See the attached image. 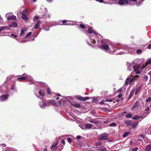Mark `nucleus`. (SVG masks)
<instances>
[{
	"label": "nucleus",
	"mask_w": 151,
	"mask_h": 151,
	"mask_svg": "<svg viewBox=\"0 0 151 151\" xmlns=\"http://www.w3.org/2000/svg\"><path fill=\"white\" fill-rule=\"evenodd\" d=\"M101 43L102 45H101V48L105 51V52L111 54L114 53L116 50H119L120 48L118 47L116 45L111 44H110V47L107 45L105 44L104 42L101 40Z\"/></svg>",
	"instance_id": "f257e3e1"
},
{
	"label": "nucleus",
	"mask_w": 151,
	"mask_h": 151,
	"mask_svg": "<svg viewBox=\"0 0 151 151\" xmlns=\"http://www.w3.org/2000/svg\"><path fill=\"white\" fill-rule=\"evenodd\" d=\"M139 101L137 100L134 104L133 106V108H135L136 107H139Z\"/></svg>",
	"instance_id": "4be33fe9"
},
{
	"label": "nucleus",
	"mask_w": 151,
	"mask_h": 151,
	"mask_svg": "<svg viewBox=\"0 0 151 151\" xmlns=\"http://www.w3.org/2000/svg\"><path fill=\"white\" fill-rule=\"evenodd\" d=\"M48 102L49 103V104L50 103L52 104V105L54 106H56L57 104H56V103L55 100H51L49 101H48Z\"/></svg>",
	"instance_id": "b1692460"
},
{
	"label": "nucleus",
	"mask_w": 151,
	"mask_h": 151,
	"mask_svg": "<svg viewBox=\"0 0 151 151\" xmlns=\"http://www.w3.org/2000/svg\"><path fill=\"white\" fill-rule=\"evenodd\" d=\"M130 122H126V124L127 125H129L130 124Z\"/></svg>",
	"instance_id": "0e129e2a"
},
{
	"label": "nucleus",
	"mask_w": 151,
	"mask_h": 151,
	"mask_svg": "<svg viewBox=\"0 0 151 151\" xmlns=\"http://www.w3.org/2000/svg\"><path fill=\"white\" fill-rule=\"evenodd\" d=\"M104 100H103V101H102L100 102V105H103L104 104V105H105L106 104L104 103Z\"/></svg>",
	"instance_id": "4d7b16f0"
},
{
	"label": "nucleus",
	"mask_w": 151,
	"mask_h": 151,
	"mask_svg": "<svg viewBox=\"0 0 151 151\" xmlns=\"http://www.w3.org/2000/svg\"><path fill=\"white\" fill-rule=\"evenodd\" d=\"M151 64V58L149 59L146 62L145 64V66H143V67L145 68L146 66L148 65Z\"/></svg>",
	"instance_id": "bb28decb"
},
{
	"label": "nucleus",
	"mask_w": 151,
	"mask_h": 151,
	"mask_svg": "<svg viewBox=\"0 0 151 151\" xmlns=\"http://www.w3.org/2000/svg\"><path fill=\"white\" fill-rule=\"evenodd\" d=\"M139 78V76H135L133 77V78L134 79V80H136L137 79V78Z\"/></svg>",
	"instance_id": "13d9d810"
},
{
	"label": "nucleus",
	"mask_w": 151,
	"mask_h": 151,
	"mask_svg": "<svg viewBox=\"0 0 151 151\" xmlns=\"http://www.w3.org/2000/svg\"><path fill=\"white\" fill-rule=\"evenodd\" d=\"M129 134V132H125L123 135V137L124 138L127 137Z\"/></svg>",
	"instance_id": "f704fd0d"
},
{
	"label": "nucleus",
	"mask_w": 151,
	"mask_h": 151,
	"mask_svg": "<svg viewBox=\"0 0 151 151\" xmlns=\"http://www.w3.org/2000/svg\"><path fill=\"white\" fill-rule=\"evenodd\" d=\"M140 87L137 88L136 90V91L135 92V94L136 95L137 94L138 92L140 91Z\"/></svg>",
	"instance_id": "473e14b6"
},
{
	"label": "nucleus",
	"mask_w": 151,
	"mask_h": 151,
	"mask_svg": "<svg viewBox=\"0 0 151 151\" xmlns=\"http://www.w3.org/2000/svg\"><path fill=\"white\" fill-rule=\"evenodd\" d=\"M58 141H56L55 142H53V144L50 147V149L52 151L53 150H55L57 149L56 145L58 144Z\"/></svg>",
	"instance_id": "4468645a"
},
{
	"label": "nucleus",
	"mask_w": 151,
	"mask_h": 151,
	"mask_svg": "<svg viewBox=\"0 0 151 151\" xmlns=\"http://www.w3.org/2000/svg\"><path fill=\"white\" fill-rule=\"evenodd\" d=\"M93 126V124L91 123H87L85 125V128L86 130L87 129H90Z\"/></svg>",
	"instance_id": "a211bd4d"
},
{
	"label": "nucleus",
	"mask_w": 151,
	"mask_h": 151,
	"mask_svg": "<svg viewBox=\"0 0 151 151\" xmlns=\"http://www.w3.org/2000/svg\"><path fill=\"white\" fill-rule=\"evenodd\" d=\"M45 16L46 17H47L48 18H49L50 17V14H48V13L45 14Z\"/></svg>",
	"instance_id": "6e6d98bb"
},
{
	"label": "nucleus",
	"mask_w": 151,
	"mask_h": 151,
	"mask_svg": "<svg viewBox=\"0 0 151 151\" xmlns=\"http://www.w3.org/2000/svg\"><path fill=\"white\" fill-rule=\"evenodd\" d=\"M80 26L82 28H85V26L84 24H80Z\"/></svg>",
	"instance_id": "5fc2aeb1"
},
{
	"label": "nucleus",
	"mask_w": 151,
	"mask_h": 151,
	"mask_svg": "<svg viewBox=\"0 0 151 151\" xmlns=\"http://www.w3.org/2000/svg\"><path fill=\"white\" fill-rule=\"evenodd\" d=\"M132 114L131 113L127 114L126 115V117L127 118H130L132 117Z\"/></svg>",
	"instance_id": "72a5a7b5"
},
{
	"label": "nucleus",
	"mask_w": 151,
	"mask_h": 151,
	"mask_svg": "<svg viewBox=\"0 0 151 151\" xmlns=\"http://www.w3.org/2000/svg\"><path fill=\"white\" fill-rule=\"evenodd\" d=\"M88 33L90 34L88 35L89 38L91 40L92 43H95L96 42V40L95 39V36L97 35V32L93 30L90 27H89L88 29Z\"/></svg>",
	"instance_id": "f03ea898"
},
{
	"label": "nucleus",
	"mask_w": 151,
	"mask_h": 151,
	"mask_svg": "<svg viewBox=\"0 0 151 151\" xmlns=\"http://www.w3.org/2000/svg\"><path fill=\"white\" fill-rule=\"evenodd\" d=\"M130 78L128 77L126 80L125 81V85H127L128 84H130Z\"/></svg>",
	"instance_id": "a878e982"
},
{
	"label": "nucleus",
	"mask_w": 151,
	"mask_h": 151,
	"mask_svg": "<svg viewBox=\"0 0 151 151\" xmlns=\"http://www.w3.org/2000/svg\"><path fill=\"white\" fill-rule=\"evenodd\" d=\"M26 28L24 27L23 28H22V29L21 30V32L20 33L19 35V36L22 38H24V35H25V33L24 32L26 30Z\"/></svg>",
	"instance_id": "ddd939ff"
},
{
	"label": "nucleus",
	"mask_w": 151,
	"mask_h": 151,
	"mask_svg": "<svg viewBox=\"0 0 151 151\" xmlns=\"http://www.w3.org/2000/svg\"><path fill=\"white\" fill-rule=\"evenodd\" d=\"M95 37H97L98 38V39L97 40V42H99L102 39V36L100 34H98L97 33L96 35L95 36Z\"/></svg>",
	"instance_id": "412c9836"
},
{
	"label": "nucleus",
	"mask_w": 151,
	"mask_h": 151,
	"mask_svg": "<svg viewBox=\"0 0 151 151\" xmlns=\"http://www.w3.org/2000/svg\"><path fill=\"white\" fill-rule=\"evenodd\" d=\"M39 106L41 108L45 109L46 107H48L50 106V104L48 102H45L43 101L41 103H40Z\"/></svg>",
	"instance_id": "1a4fd4ad"
},
{
	"label": "nucleus",
	"mask_w": 151,
	"mask_h": 151,
	"mask_svg": "<svg viewBox=\"0 0 151 151\" xmlns=\"http://www.w3.org/2000/svg\"><path fill=\"white\" fill-rule=\"evenodd\" d=\"M138 150L137 147L133 148L132 149V150L133 151H137Z\"/></svg>",
	"instance_id": "603ef678"
},
{
	"label": "nucleus",
	"mask_w": 151,
	"mask_h": 151,
	"mask_svg": "<svg viewBox=\"0 0 151 151\" xmlns=\"http://www.w3.org/2000/svg\"><path fill=\"white\" fill-rule=\"evenodd\" d=\"M140 117L138 115H135L132 118V119L134 120H137L139 118H140Z\"/></svg>",
	"instance_id": "2f4dec72"
},
{
	"label": "nucleus",
	"mask_w": 151,
	"mask_h": 151,
	"mask_svg": "<svg viewBox=\"0 0 151 151\" xmlns=\"http://www.w3.org/2000/svg\"><path fill=\"white\" fill-rule=\"evenodd\" d=\"M99 150L100 151H108L106 149V147L104 146L101 147Z\"/></svg>",
	"instance_id": "c85d7f7f"
},
{
	"label": "nucleus",
	"mask_w": 151,
	"mask_h": 151,
	"mask_svg": "<svg viewBox=\"0 0 151 151\" xmlns=\"http://www.w3.org/2000/svg\"><path fill=\"white\" fill-rule=\"evenodd\" d=\"M107 140H108V134L106 133H104L101 135L99 139V141Z\"/></svg>",
	"instance_id": "9d476101"
},
{
	"label": "nucleus",
	"mask_w": 151,
	"mask_h": 151,
	"mask_svg": "<svg viewBox=\"0 0 151 151\" xmlns=\"http://www.w3.org/2000/svg\"><path fill=\"white\" fill-rule=\"evenodd\" d=\"M134 80V79L133 78V77L132 79H130V83H131V82L133 81Z\"/></svg>",
	"instance_id": "e2e57ef3"
},
{
	"label": "nucleus",
	"mask_w": 151,
	"mask_h": 151,
	"mask_svg": "<svg viewBox=\"0 0 151 151\" xmlns=\"http://www.w3.org/2000/svg\"><path fill=\"white\" fill-rule=\"evenodd\" d=\"M88 122L95 124L96 125H98L99 123V121L95 119H89L88 120Z\"/></svg>",
	"instance_id": "2eb2a0df"
},
{
	"label": "nucleus",
	"mask_w": 151,
	"mask_h": 151,
	"mask_svg": "<svg viewBox=\"0 0 151 151\" xmlns=\"http://www.w3.org/2000/svg\"><path fill=\"white\" fill-rule=\"evenodd\" d=\"M138 122H136L133 123L132 125V128L133 129H134L138 125Z\"/></svg>",
	"instance_id": "c756f323"
},
{
	"label": "nucleus",
	"mask_w": 151,
	"mask_h": 151,
	"mask_svg": "<svg viewBox=\"0 0 151 151\" xmlns=\"http://www.w3.org/2000/svg\"><path fill=\"white\" fill-rule=\"evenodd\" d=\"M77 98L78 100L83 101H86L89 99L87 97H83L79 96H77Z\"/></svg>",
	"instance_id": "f3484780"
},
{
	"label": "nucleus",
	"mask_w": 151,
	"mask_h": 151,
	"mask_svg": "<svg viewBox=\"0 0 151 151\" xmlns=\"http://www.w3.org/2000/svg\"><path fill=\"white\" fill-rule=\"evenodd\" d=\"M9 91L5 90L1 92L0 94V101H6L9 98Z\"/></svg>",
	"instance_id": "7ed1b4c3"
},
{
	"label": "nucleus",
	"mask_w": 151,
	"mask_h": 151,
	"mask_svg": "<svg viewBox=\"0 0 151 151\" xmlns=\"http://www.w3.org/2000/svg\"><path fill=\"white\" fill-rule=\"evenodd\" d=\"M147 48L149 49H151V44H150L148 45Z\"/></svg>",
	"instance_id": "338daca9"
},
{
	"label": "nucleus",
	"mask_w": 151,
	"mask_h": 151,
	"mask_svg": "<svg viewBox=\"0 0 151 151\" xmlns=\"http://www.w3.org/2000/svg\"><path fill=\"white\" fill-rule=\"evenodd\" d=\"M148 75L150 76V78H151V70L148 73Z\"/></svg>",
	"instance_id": "680f3d73"
},
{
	"label": "nucleus",
	"mask_w": 151,
	"mask_h": 151,
	"mask_svg": "<svg viewBox=\"0 0 151 151\" xmlns=\"http://www.w3.org/2000/svg\"><path fill=\"white\" fill-rule=\"evenodd\" d=\"M127 70L129 71H131L133 69L134 67V62L131 63H127Z\"/></svg>",
	"instance_id": "f8f14e48"
},
{
	"label": "nucleus",
	"mask_w": 151,
	"mask_h": 151,
	"mask_svg": "<svg viewBox=\"0 0 151 151\" xmlns=\"http://www.w3.org/2000/svg\"><path fill=\"white\" fill-rule=\"evenodd\" d=\"M17 36V35H14L13 34H11L10 37H16Z\"/></svg>",
	"instance_id": "864d4df0"
},
{
	"label": "nucleus",
	"mask_w": 151,
	"mask_h": 151,
	"mask_svg": "<svg viewBox=\"0 0 151 151\" xmlns=\"http://www.w3.org/2000/svg\"><path fill=\"white\" fill-rule=\"evenodd\" d=\"M41 22L40 20H38L37 21V23L34 26V28L37 29L39 27L40 25Z\"/></svg>",
	"instance_id": "6ab92c4d"
},
{
	"label": "nucleus",
	"mask_w": 151,
	"mask_h": 151,
	"mask_svg": "<svg viewBox=\"0 0 151 151\" xmlns=\"http://www.w3.org/2000/svg\"><path fill=\"white\" fill-rule=\"evenodd\" d=\"M40 18L39 17V16H35L34 18V21L35 20L38 19Z\"/></svg>",
	"instance_id": "8fccbe9b"
},
{
	"label": "nucleus",
	"mask_w": 151,
	"mask_h": 151,
	"mask_svg": "<svg viewBox=\"0 0 151 151\" xmlns=\"http://www.w3.org/2000/svg\"><path fill=\"white\" fill-rule=\"evenodd\" d=\"M80 127H81V128L82 129L84 130H86V129L85 128V125H81L80 126Z\"/></svg>",
	"instance_id": "3c124183"
},
{
	"label": "nucleus",
	"mask_w": 151,
	"mask_h": 151,
	"mask_svg": "<svg viewBox=\"0 0 151 151\" xmlns=\"http://www.w3.org/2000/svg\"><path fill=\"white\" fill-rule=\"evenodd\" d=\"M124 49L126 51L125 52H119L117 54L121 55L125 53L132 54H134L135 52L134 48L130 47H127L125 48H124Z\"/></svg>",
	"instance_id": "39448f33"
},
{
	"label": "nucleus",
	"mask_w": 151,
	"mask_h": 151,
	"mask_svg": "<svg viewBox=\"0 0 151 151\" xmlns=\"http://www.w3.org/2000/svg\"><path fill=\"white\" fill-rule=\"evenodd\" d=\"M102 143L101 142H96L94 145H93L92 147L93 148L96 149L97 150H99V149L100 148V146L101 145Z\"/></svg>",
	"instance_id": "9b49d317"
},
{
	"label": "nucleus",
	"mask_w": 151,
	"mask_h": 151,
	"mask_svg": "<svg viewBox=\"0 0 151 151\" xmlns=\"http://www.w3.org/2000/svg\"><path fill=\"white\" fill-rule=\"evenodd\" d=\"M92 101L93 102H96L98 101V100L97 98H93L92 100Z\"/></svg>",
	"instance_id": "58836bf2"
},
{
	"label": "nucleus",
	"mask_w": 151,
	"mask_h": 151,
	"mask_svg": "<svg viewBox=\"0 0 151 151\" xmlns=\"http://www.w3.org/2000/svg\"><path fill=\"white\" fill-rule=\"evenodd\" d=\"M67 22V21L66 20H63L62 22V23L63 24H64Z\"/></svg>",
	"instance_id": "052dcab7"
},
{
	"label": "nucleus",
	"mask_w": 151,
	"mask_h": 151,
	"mask_svg": "<svg viewBox=\"0 0 151 151\" xmlns=\"http://www.w3.org/2000/svg\"><path fill=\"white\" fill-rule=\"evenodd\" d=\"M135 91V90L134 89H133L130 92V94L129 95V96L128 97V99L129 100L133 96L134 94V91Z\"/></svg>",
	"instance_id": "5701e85b"
},
{
	"label": "nucleus",
	"mask_w": 151,
	"mask_h": 151,
	"mask_svg": "<svg viewBox=\"0 0 151 151\" xmlns=\"http://www.w3.org/2000/svg\"><path fill=\"white\" fill-rule=\"evenodd\" d=\"M67 141L69 143H70L72 142V140L71 138L68 137L67 138Z\"/></svg>",
	"instance_id": "de8ad7c7"
},
{
	"label": "nucleus",
	"mask_w": 151,
	"mask_h": 151,
	"mask_svg": "<svg viewBox=\"0 0 151 151\" xmlns=\"http://www.w3.org/2000/svg\"><path fill=\"white\" fill-rule=\"evenodd\" d=\"M61 142L64 145H65V142L64 140H62Z\"/></svg>",
	"instance_id": "69168bd1"
},
{
	"label": "nucleus",
	"mask_w": 151,
	"mask_h": 151,
	"mask_svg": "<svg viewBox=\"0 0 151 151\" xmlns=\"http://www.w3.org/2000/svg\"><path fill=\"white\" fill-rule=\"evenodd\" d=\"M122 91V90L121 88H120L118 90V92L119 93L121 92Z\"/></svg>",
	"instance_id": "774afa93"
},
{
	"label": "nucleus",
	"mask_w": 151,
	"mask_h": 151,
	"mask_svg": "<svg viewBox=\"0 0 151 151\" xmlns=\"http://www.w3.org/2000/svg\"><path fill=\"white\" fill-rule=\"evenodd\" d=\"M144 141L147 143L150 142V141L147 137H144Z\"/></svg>",
	"instance_id": "7c9ffc66"
},
{
	"label": "nucleus",
	"mask_w": 151,
	"mask_h": 151,
	"mask_svg": "<svg viewBox=\"0 0 151 151\" xmlns=\"http://www.w3.org/2000/svg\"><path fill=\"white\" fill-rule=\"evenodd\" d=\"M29 11V10L27 9H24L23 10V12H21V13H24V14H26L27 15L28 14V12Z\"/></svg>",
	"instance_id": "c9c22d12"
},
{
	"label": "nucleus",
	"mask_w": 151,
	"mask_h": 151,
	"mask_svg": "<svg viewBox=\"0 0 151 151\" xmlns=\"http://www.w3.org/2000/svg\"><path fill=\"white\" fill-rule=\"evenodd\" d=\"M27 78L28 79V81L31 82V83H34V82L33 80V78L30 76L27 75L24 76L19 77L17 78V79L19 81L22 82L25 80Z\"/></svg>",
	"instance_id": "423d86ee"
},
{
	"label": "nucleus",
	"mask_w": 151,
	"mask_h": 151,
	"mask_svg": "<svg viewBox=\"0 0 151 151\" xmlns=\"http://www.w3.org/2000/svg\"><path fill=\"white\" fill-rule=\"evenodd\" d=\"M21 14H22V18L23 20H24L26 21H27L28 19V18L26 16V14H24V13H21Z\"/></svg>",
	"instance_id": "aec40b11"
},
{
	"label": "nucleus",
	"mask_w": 151,
	"mask_h": 151,
	"mask_svg": "<svg viewBox=\"0 0 151 151\" xmlns=\"http://www.w3.org/2000/svg\"><path fill=\"white\" fill-rule=\"evenodd\" d=\"M142 2L140 0L139 1H138L136 4V5L137 6H139L141 5L142 4Z\"/></svg>",
	"instance_id": "ea45409f"
},
{
	"label": "nucleus",
	"mask_w": 151,
	"mask_h": 151,
	"mask_svg": "<svg viewBox=\"0 0 151 151\" xmlns=\"http://www.w3.org/2000/svg\"><path fill=\"white\" fill-rule=\"evenodd\" d=\"M151 101V97H150L148 98H147L146 99V102H149V101Z\"/></svg>",
	"instance_id": "09e8293b"
},
{
	"label": "nucleus",
	"mask_w": 151,
	"mask_h": 151,
	"mask_svg": "<svg viewBox=\"0 0 151 151\" xmlns=\"http://www.w3.org/2000/svg\"><path fill=\"white\" fill-rule=\"evenodd\" d=\"M113 99H106V100H104V102L108 101V102H112L113 101Z\"/></svg>",
	"instance_id": "49530a36"
},
{
	"label": "nucleus",
	"mask_w": 151,
	"mask_h": 151,
	"mask_svg": "<svg viewBox=\"0 0 151 151\" xmlns=\"http://www.w3.org/2000/svg\"><path fill=\"white\" fill-rule=\"evenodd\" d=\"M140 68V66L139 64H135L134 62V67L133 69L134 70V71L136 72V74H140L141 73L140 70H142L144 67H143V66H142L141 68Z\"/></svg>",
	"instance_id": "0eeeda50"
},
{
	"label": "nucleus",
	"mask_w": 151,
	"mask_h": 151,
	"mask_svg": "<svg viewBox=\"0 0 151 151\" xmlns=\"http://www.w3.org/2000/svg\"><path fill=\"white\" fill-rule=\"evenodd\" d=\"M116 124L114 122H112L110 124L109 126L111 127H115L116 126Z\"/></svg>",
	"instance_id": "a19ab883"
},
{
	"label": "nucleus",
	"mask_w": 151,
	"mask_h": 151,
	"mask_svg": "<svg viewBox=\"0 0 151 151\" xmlns=\"http://www.w3.org/2000/svg\"><path fill=\"white\" fill-rule=\"evenodd\" d=\"M11 89L12 90L16 91L17 90V88L15 86H12L11 87Z\"/></svg>",
	"instance_id": "c03bdc74"
},
{
	"label": "nucleus",
	"mask_w": 151,
	"mask_h": 151,
	"mask_svg": "<svg viewBox=\"0 0 151 151\" xmlns=\"http://www.w3.org/2000/svg\"><path fill=\"white\" fill-rule=\"evenodd\" d=\"M148 77L147 76H144L143 77V80L145 81H147L148 80Z\"/></svg>",
	"instance_id": "4c0bfd02"
},
{
	"label": "nucleus",
	"mask_w": 151,
	"mask_h": 151,
	"mask_svg": "<svg viewBox=\"0 0 151 151\" xmlns=\"http://www.w3.org/2000/svg\"><path fill=\"white\" fill-rule=\"evenodd\" d=\"M71 105L73 107L79 108L80 107V104L74 101L71 104Z\"/></svg>",
	"instance_id": "dca6fc26"
},
{
	"label": "nucleus",
	"mask_w": 151,
	"mask_h": 151,
	"mask_svg": "<svg viewBox=\"0 0 151 151\" xmlns=\"http://www.w3.org/2000/svg\"><path fill=\"white\" fill-rule=\"evenodd\" d=\"M122 94H121V93H119V94L118 95V98H121L122 96Z\"/></svg>",
	"instance_id": "bf43d9fd"
},
{
	"label": "nucleus",
	"mask_w": 151,
	"mask_h": 151,
	"mask_svg": "<svg viewBox=\"0 0 151 151\" xmlns=\"http://www.w3.org/2000/svg\"><path fill=\"white\" fill-rule=\"evenodd\" d=\"M32 34V32H29V33H27V34L26 35V36L24 37V38L28 37L29 36Z\"/></svg>",
	"instance_id": "79ce46f5"
},
{
	"label": "nucleus",
	"mask_w": 151,
	"mask_h": 151,
	"mask_svg": "<svg viewBox=\"0 0 151 151\" xmlns=\"http://www.w3.org/2000/svg\"><path fill=\"white\" fill-rule=\"evenodd\" d=\"M145 132L146 134H151V128L146 129L145 131Z\"/></svg>",
	"instance_id": "393cba45"
},
{
	"label": "nucleus",
	"mask_w": 151,
	"mask_h": 151,
	"mask_svg": "<svg viewBox=\"0 0 151 151\" xmlns=\"http://www.w3.org/2000/svg\"><path fill=\"white\" fill-rule=\"evenodd\" d=\"M142 50L140 49H139L136 51V52L137 54H140L142 53Z\"/></svg>",
	"instance_id": "e433bc0d"
},
{
	"label": "nucleus",
	"mask_w": 151,
	"mask_h": 151,
	"mask_svg": "<svg viewBox=\"0 0 151 151\" xmlns=\"http://www.w3.org/2000/svg\"><path fill=\"white\" fill-rule=\"evenodd\" d=\"M145 150L146 151H149V150H151V144H150L147 145Z\"/></svg>",
	"instance_id": "cd10ccee"
},
{
	"label": "nucleus",
	"mask_w": 151,
	"mask_h": 151,
	"mask_svg": "<svg viewBox=\"0 0 151 151\" xmlns=\"http://www.w3.org/2000/svg\"><path fill=\"white\" fill-rule=\"evenodd\" d=\"M6 16L8 20H16L17 19L16 17L13 15L12 13L11 12L7 13Z\"/></svg>",
	"instance_id": "6e6552de"
},
{
	"label": "nucleus",
	"mask_w": 151,
	"mask_h": 151,
	"mask_svg": "<svg viewBox=\"0 0 151 151\" xmlns=\"http://www.w3.org/2000/svg\"><path fill=\"white\" fill-rule=\"evenodd\" d=\"M40 89L38 86L37 88H35V90L34 91L35 94L38 98L43 100L41 98V96L43 97L45 96V92L43 90H40Z\"/></svg>",
	"instance_id": "20e7f679"
},
{
	"label": "nucleus",
	"mask_w": 151,
	"mask_h": 151,
	"mask_svg": "<svg viewBox=\"0 0 151 151\" xmlns=\"http://www.w3.org/2000/svg\"><path fill=\"white\" fill-rule=\"evenodd\" d=\"M47 93L49 95L51 94V92L50 91V90L49 88H48L47 89Z\"/></svg>",
	"instance_id": "a18cd8bd"
},
{
	"label": "nucleus",
	"mask_w": 151,
	"mask_h": 151,
	"mask_svg": "<svg viewBox=\"0 0 151 151\" xmlns=\"http://www.w3.org/2000/svg\"><path fill=\"white\" fill-rule=\"evenodd\" d=\"M146 110V112L147 114H148L149 112H148L150 110V107L149 106H148L147 108L145 109Z\"/></svg>",
	"instance_id": "37998d69"
}]
</instances>
